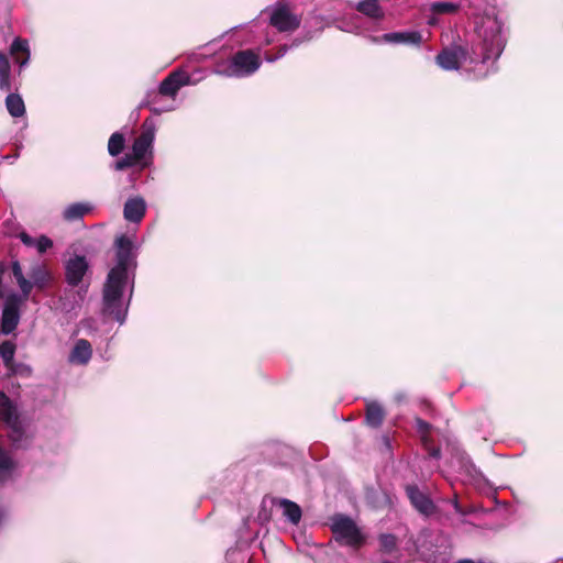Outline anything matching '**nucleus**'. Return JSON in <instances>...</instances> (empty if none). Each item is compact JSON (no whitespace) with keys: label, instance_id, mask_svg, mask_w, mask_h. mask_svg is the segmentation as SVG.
<instances>
[{"label":"nucleus","instance_id":"1","mask_svg":"<svg viewBox=\"0 0 563 563\" xmlns=\"http://www.w3.org/2000/svg\"><path fill=\"white\" fill-rule=\"evenodd\" d=\"M113 245L114 265L103 285L102 313L123 324L134 290L137 247L132 238L124 234L117 236Z\"/></svg>","mask_w":563,"mask_h":563},{"label":"nucleus","instance_id":"2","mask_svg":"<svg viewBox=\"0 0 563 563\" xmlns=\"http://www.w3.org/2000/svg\"><path fill=\"white\" fill-rule=\"evenodd\" d=\"M482 40V52L472 54L461 45H453L443 48L435 57V63L443 70H457L466 62L470 64L486 63L489 59H498L501 55L506 40L503 34L501 25L497 20L492 21L484 27Z\"/></svg>","mask_w":563,"mask_h":563},{"label":"nucleus","instance_id":"3","mask_svg":"<svg viewBox=\"0 0 563 563\" xmlns=\"http://www.w3.org/2000/svg\"><path fill=\"white\" fill-rule=\"evenodd\" d=\"M330 531L335 542L353 550H360L366 543V534L347 515L334 514L330 517Z\"/></svg>","mask_w":563,"mask_h":563},{"label":"nucleus","instance_id":"4","mask_svg":"<svg viewBox=\"0 0 563 563\" xmlns=\"http://www.w3.org/2000/svg\"><path fill=\"white\" fill-rule=\"evenodd\" d=\"M261 66L260 57L250 49L239 51L231 59L217 65L214 73L224 77L242 78L254 74Z\"/></svg>","mask_w":563,"mask_h":563},{"label":"nucleus","instance_id":"5","mask_svg":"<svg viewBox=\"0 0 563 563\" xmlns=\"http://www.w3.org/2000/svg\"><path fill=\"white\" fill-rule=\"evenodd\" d=\"M65 280L69 287H80L88 285L85 277L89 271V263L84 255H74L65 262Z\"/></svg>","mask_w":563,"mask_h":563},{"label":"nucleus","instance_id":"6","mask_svg":"<svg viewBox=\"0 0 563 563\" xmlns=\"http://www.w3.org/2000/svg\"><path fill=\"white\" fill-rule=\"evenodd\" d=\"M22 303L16 296H7L3 302L2 317H1V332L3 334H11L15 331L20 319Z\"/></svg>","mask_w":563,"mask_h":563},{"label":"nucleus","instance_id":"7","mask_svg":"<svg viewBox=\"0 0 563 563\" xmlns=\"http://www.w3.org/2000/svg\"><path fill=\"white\" fill-rule=\"evenodd\" d=\"M76 287L66 288L59 296L57 309L63 313H71L81 307L88 291V285H82L78 289Z\"/></svg>","mask_w":563,"mask_h":563},{"label":"nucleus","instance_id":"8","mask_svg":"<svg viewBox=\"0 0 563 563\" xmlns=\"http://www.w3.org/2000/svg\"><path fill=\"white\" fill-rule=\"evenodd\" d=\"M271 24L279 32H291L300 25V19L285 5L276 7L271 14Z\"/></svg>","mask_w":563,"mask_h":563},{"label":"nucleus","instance_id":"9","mask_svg":"<svg viewBox=\"0 0 563 563\" xmlns=\"http://www.w3.org/2000/svg\"><path fill=\"white\" fill-rule=\"evenodd\" d=\"M450 466L459 474L473 476L476 473L475 465L470 456L456 443L450 444Z\"/></svg>","mask_w":563,"mask_h":563},{"label":"nucleus","instance_id":"10","mask_svg":"<svg viewBox=\"0 0 563 563\" xmlns=\"http://www.w3.org/2000/svg\"><path fill=\"white\" fill-rule=\"evenodd\" d=\"M143 126L144 130L141 135L135 139L132 146V154L137 161L144 158L146 153L151 151L155 139V128L153 122L151 120H145Z\"/></svg>","mask_w":563,"mask_h":563},{"label":"nucleus","instance_id":"11","mask_svg":"<svg viewBox=\"0 0 563 563\" xmlns=\"http://www.w3.org/2000/svg\"><path fill=\"white\" fill-rule=\"evenodd\" d=\"M0 420L13 431L21 430L18 406L3 391H0Z\"/></svg>","mask_w":563,"mask_h":563},{"label":"nucleus","instance_id":"12","mask_svg":"<svg viewBox=\"0 0 563 563\" xmlns=\"http://www.w3.org/2000/svg\"><path fill=\"white\" fill-rule=\"evenodd\" d=\"M191 84L194 82L188 74L174 71L161 82L158 91L163 96L175 98L181 87Z\"/></svg>","mask_w":563,"mask_h":563},{"label":"nucleus","instance_id":"13","mask_svg":"<svg viewBox=\"0 0 563 563\" xmlns=\"http://www.w3.org/2000/svg\"><path fill=\"white\" fill-rule=\"evenodd\" d=\"M375 43H388V44H406L418 46L422 41V35L418 31H405V32H390L385 33L380 37H374Z\"/></svg>","mask_w":563,"mask_h":563},{"label":"nucleus","instance_id":"14","mask_svg":"<svg viewBox=\"0 0 563 563\" xmlns=\"http://www.w3.org/2000/svg\"><path fill=\"white\" fill-rule=\"evenodd\" d=\"M146 201L141 196L130 197L123 207V217L128 222L140 223L146 213Z\"/></svg>","mask_w":563,"mask_h":563},{"label":"nucleus","instance_id":"15","mask_svg":"<svg viewBox=\"0 0 563 563\" xmlns=\"http://www.w3.org/2000/svg\"><path fill=\"white\" fill-rule=\"evenodd\" d=\"M92 356V346L86 339H78L69 355L68 362L75 365H87Z\"/></svg>","mask_w":563,"mask_h":563},{"label":"nucleus","instance_id":"16","mask_svg":"<svg viewBox=\"0 0 563 563\" xmlns=\"http://www.w3.org/2000/svg\"><path fill=\"white\" fill-rule=\"evenodd\" d=\"M10 54L14 57L20 68L27 66L31 57L29 42L21 37H15L10 46Z\"/></svg>","mask_w":563,"mask_h":563},{"label":"nucleus","instance_id":"17","mask_svg":"<svg viewBox=\"0 0 563 563\" xmlns=\"http://www.w3.org/2000/svg\"><path fill=\"white\" fill-rule=\"evenodd\" d=\"M272 503L278 505L283 509V516L286 517L292 525L299 523L301 520L302 511L298 504L289 499L273 498Z\"/></svg>","mask_w":563,"mask_h":563},{"label":"nucleus","instance_id":"18","mask_svg":"<svg viewBox=\"0 0 563 563\" xmlns=\"http://www.w3.org/2000/svg\"><path fill=\"white\" fill-rule=\"evenodd\" d=\"M93 205L90 202H75L68 205L63 211L64 220L74 222L81 220L85 214L91 212Z\"/></svg>","mask_w":563,"mask_h":563},{"label":"nucleus","instance_id":"19","mask_svg":"<svg viewBox=\"0 0 563 563\" xmlns=\"http://www.w3.org/2000/svg\"><path fill=\"white\" fill-rule=\"evenodd\" d=\"M411 505L422 515L432 516L437 514L438 507L430 498V495H408Z\"/></svg>","mask_w":563,"mask_h":563},{"label":"nucleus","instance_id":"20","mask_svg":"<svg viewBox=\"0 0 563 563\" xmlns=\"http://www.w3.org/2000/svg\"><path fill=\"white\" fill-rule=\"evenodd\" d=\"M355 9L371 19L380 20L384 18V10L378 0H361L355 4Z\"/></svg>","mask_w":563,"mask_h":563},{"label":"nucleus","instance_id":"21","mask_svg":"<svg viewBox=\"0 0 563 563\" xmlns=\"http://www.w3.org/2000/svg\"><path fill=\"white\" fill-rule=\"evenodd\" d=\"M29 276L34 286L38 289H44L52 280L51 273L46 269L45 266L40 264L33 265L31 267Z\"/></svg>","mask_w":563,"mask_h":563},{"label":"nucleus","instance_id":"22","mask_svg":"<svg viewBox=\"0 0 563 563\" xmlns=\"http://www.w3.org/2000/svg\"><path fill=\"white\" fill-rule=\"evenodd\" d=\"M385 411L377 401H369L366 405V423L372 428H378L384 420Z\"/></svg>","mask_w":563,"mask_h":563},{"label":"nucleus","instance_id":"23","mask_svg":"<svg viewBox=\"0 0 563 563\" xmlns=\"http://www.w3.org/2000/svg\"><path fill=\"white\" fill-rule=\"evenodd\" d=\"M5 107L8 112L14 118L23 117L25 113L24 101L18 93H9L7 96Z\"/></svg>","mask_w":563,"mask_h":563},{"label":"nucleus","instance_id":"24","mask_svg":"<svg viewBox=\"0 0 563 563\" xmlns=\"http://www.w3.org/2000/svg\"><path fill=\"white\" fill-rule=\"evenodd\" d=\"M11 67L7 56L0 52V90L9 91L11 89L10 81Z\"/></svg>","mask_w":563,"mask_h":563},{"label":"nucleus","instance_id":"25","mask_svg":"<svg viewBox=\"0 0 563 563\" xmlns=\"http://www.w3.org/2000/svg\"><path fill=\"white\" fill-rule=\"evenodd\" d=\"M460 4L451 1H437L430 4V11L433 14H452L457 12Z\"/></svg>","mask_w":563,"mask_h":563},{"label":"nucleus","instance_id":"26","mask_svg":"<svg viewBox=\"0 0 563 563\" xmlns=\"http://www.w3.org/2000/svg\"><path fill=\"white\" fill-rule=\"evenodd\" d=\"M125 145L124 135L120 132H114L108 142V152L111 156H118L122 153Z\"/></svg>","mask_w":563,"mask_h":563},{"label":"nucleus","instance_id":"27","mask_svg":"<svg viewBox=\"0 0 563 563\" xmlns=\"http://www.w3.org/2000/svg\"><path fill=\"white\" fill-rule=\"evenodd\" d=\"M16 280V284L19 285V288L21 290V294H15V292H12L10 294L9 296H16L20 298V303H24L31 291H32V288L35 287L34 284L32 283L31 278L30 279H26L25 276L23 277H20Z\"/></svg>","mask_w":563,"mask_h":563},{"label":"nucleus","instance_id":"28","mask_svg":"<svg viewBox=\"0 0 563 563\" xmlns=\"http://www.w3.org/2000/svg\"><path fill=\"white\" fill-rule=\"evenodd\" d=\"M16 280V284L19 285V288L21 290V294H15V292H12L10 294L9 296H16L20 298V303H24L31 291H32V288L35 287L34 284L32 283L31 278L30 279H26L25 276L23 277H20Z\"/></svg>","mask_w":563,"mask_h":563},{"label":"nucleus","instance_id":"29","mask_svg":"<svg viewBox=\"0 0 563 563\" xmlns=\"http://www.w3.org/2000/svg\"><path fill=\"white\" fill-rule=\"evenodd\" d=\"M379 549L384 553H391L397 549V538L391 533H382L378 537Z\"/></svg>","mask_w":563,"mask_h":563},{"label":"nucleus","instance_id":"30","mask_svg":"<svg viewBox=\"0 0 563 563\" xmlns=\"http://www.w3.org/2000/svg\"><path fill=\"white\" fill-rule=\"evenodd\" d=\"M14 354H15L14 343H12L10 341H4L0 344V356L3 360L5 365H9L13 361Z\"/></svg>","mask_w":563,"mask_h":563},{"label":"nucleus","instance_id":"31","mask_svg":"<svg viewBox=\"0 0 563 563\" xmlns=\"http://www.w3.org/2000/svg\"><path fill=\"white\" fill-rule=\"evenodd\" d=\"M367 503L375 508H384L391 506L390 495H367Z\"/></svg>","mask_w":563,"mask_h":563},{"label":"nucleus","instance_id":"32","mask_svg":"<svg viewBox=\"0 0 563 563\" xmlns=\"http://www.w3.org/2000/svg\"><path fill=\"white\" fill-rule=\"evenodd\" d=\"M14 468V462L10 454L0 449V473H9Z\"/></svg>","mask_w":563,"mask_h":563},{"label":"nucleus","instance_id":"33","mask_svg":"<svg viewBox=\"0 0 563 563\" xmlns=\"http://www.w3.org/2000/svg\"><path fill=\"white\" fill-rule=\"evenodd\" d=\"M139 161L134 158L133 154H126L114 163L115 170H123L134 166Z\"/></svg>","mask_w":563,"mask_h":563},{"label":"nucleus","instance_id":"34","mask_svg":"<svg viewBox=\"0 0 563 563\" xmlns=\"http://www.w3.org/2000/svg\"><path fill=\"white\" fill-rule=\"evenodd\" d=\"M53 246V242L49 238L45 235H41L35 243V249L40 254L45 253L48 249Z\"/></svg>","mask_w":563,"mask_h":563},{"label":"nucleus","instance_id":"35","mask_svg":"<svg viewBox=\"0 0 563 563\" xmlns=\"http://www.w3.org/2000/svg\"><path fill=\"white\" fill-rule=\"evenodd\" d=\"M19 238L21 240V242L29 246V247H35V243H36V240L35 238L31 236L30 234H27L26 232H21L19 234Z\"/></svg>","mask_w":563,"mask_h":563},{"label":"nucleus","instance_id":"36","mask_svg":"<svg viewBox=\"0 0 563 563\" xmlns=\"http://www.w3.org/2000/svg\"><path fill=\"white\" fill-rule=\"evenodd\" d=\"M288 51V46L284 45L282 47H279L278 49V53L274 56H271V55H266V60L269 62V63H273L279 58H282Z\"/></svg>","mask_w":563,"mask_h":563},{"label":"nucleus","instance_id":"37","mask_svg":"<svg viewBox=\"0 0 563 563\" xmlns=\"http://www.w3.org/2000/svg\"><path fill=\"white\" fill-rule=\"evenodd\" d=\"M416 427L418 431L422 434L427 433L430 429V424L420 418L416 419Z\"/></svg>","mask_w":563,"mask_h":563},{"label":"nucleus","instance_id":"38","mask_svg":"<svg viewBox=\"0 0 563 563\" xmlns=\"http://www.w3.org/2000/svg\"><path fill=\"white\" fill-rule=\"evenodd\" d=\"M12 274L15 279L24 276V274L22 272V267L18 261H14L12 263Z\"/></svg>","mask_w":563,"mask_h":563},{"label":"nucleus","instance_id":"39","mask_svg":"<svg viewBox=\"0 0 563 563\" xmlns=\"http://www.w3.org/2000/svg\"><path fill=\"white\" fill-rule=\"evenodd\" d=\"M150 110L154 114H161L162 112H165V111H172V110H174V108L173 107H166V108L151 107Z\"/></svg>","mask_w":563,"mask_h":563},{"label":"nucleus","instance_id":"40","mask_svg":"<svg viewBox=\"0 0 563 563\" xmlns=\"http://www.w3.org/2000/svg\"><path fill=\"white\" fill-rule=\"evenodd\" d=\"M438 15H439V14H433V13H431V15H430V16H428L427 23H428L429 25H431V26L437 25V24L439 23Z\"/></svg>","mask_w":563,"mask_h":563},{"label":"nucleus","instance_id":"41","mask_svg":"<svg viewBox=\"0 0 563 563\" xmlns=\"http://www.w3.org/2000/svg\"><path fill=\"white\" fill-rule=\"evenodd\" d=\"M382 440H383V443H384V445L386 446V449H387L388 451H390V449H391V443H390L389 438H388L387 435H383Z\"/></svg>","mask_w":563,"mask_h":563},{"label":"nucleus","instance_id":"42","mask_svg":"<svg viewBox=\"0 0 563 563\" xmlns=\"http://www.w3.org/2000/svg\"><path fill=\"white\" fill-rule=\"evenodd\" d=\"M440 455H441L440 449H432L430 452V456L435 460L440 459Z\"/></svg>","mask_w":563,"mask_h":563},{"label":"nucleus","instance_id":"43","mask_svg":"<svg viewBox=\"0 0 563 563\" xmlns=\"http://www.w3.org/2000/svg\"><path fill=\"white\" fill-rule=\"evenodd\" d=\"M406 493L413 494V493H420V492L417 486H408L406 489Z\"/></svg>","mask_w":563,"mask_h":563},{"label":"nucleus","instance_id":"44","mask_svg":"<svg viewBox=\"0 0 563 563\" xmlns=\"http://www.w3.org/2000/svg\"><path fill=\"white\" fill-rule=\"evenodd\" d=\"M455 563H475V562L473 560H470V559H463V560H459Z\"/></svg>","mask_w":563,"mask_h":563},{"label":"nucleus","instance_id":"45","mask_svg":"<svg viewBox=\"0 0 563 563\" xmlns=\"http://www.w3.org/2000/svg\"><path fill=\"white\" fill-rule=\"evenodd\" d=\"M456 496H457V495H454V497H456ZM452 503L454 504L455 508H457V500H456V498H453V499H452Z\"/></svg>","mask_w":563,"mask_h":563},{"label":"nucleus","instance_id":"46","mask_svg":"<svg viewBox=\"0 0 563 563\" xmlns=\"http://www.w3.org/2000/svg\"><path fill=\"white\" fill-rule=\"evenodd\" d=\"M494 500H496V497L497 495L496 494H493V495H489Z\"/></svg>","mask_w":563,"mask_h":563},{"label":"nucleus","instance_id":"47","mask_svg":"<svg viewBox=\"0 0 563 563\" xmlns=\"http://www.w3.org/2000/svg\"><path fill=\"white\" fill-rule=\"evenodd\" d=\"M382 563H393V562H390L388 560H384Z\"/></svg>","mask_w":563,"mask_h":563}]
</instances>
